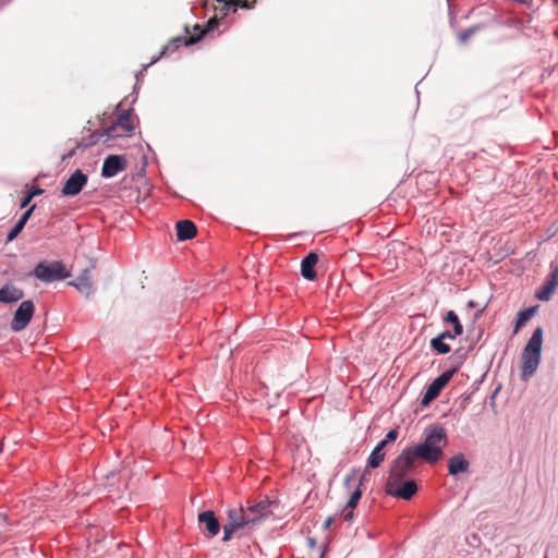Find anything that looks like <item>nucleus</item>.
<instances>
[{
	"label": "nucleus",
	"instance_id": "21",
	"mask_svg": "<svg viewBox=\"0 0 558 558\" xmlns=\"http://www.w3.org/2000/svg\"><path fill=\"white\" fill-rule=\"evenodd\" d=\"M536 312V307H529L518 313L514 326V333H517L521 327L533 317Z\"/></svg>",
	"mask_w": 558,
	"mask_h": 558
},
{
	"label": "nucleus",
	"instance_id": "27",
	"mask_svg": "<svg viewBox=\"0 0 558 558\" xmlns=\"http://www.w3.org/2000/svg\"><path fill=\"white\" fill-rule=\"evenodd\" d=\"M35 208V205H32L22 216L21 218L19 219L17 222H22L23 227H25L27 220L29 219L33 210Z\"/></svg>",
	"mask_w": 558,
	"mask_h": 558
},
{
	"label": "nucleus",
	"instance_id": "6",
	"mask_svg": "<svg viewBox=\"0 0 558 558\" xmlns=\"http://www.w3.org/2000/svg\"><path fill=\"white\" fill-rule=\"evenodd\" d=\"M414 471V458L404 449L393 461L387 481L397 483Z\"/></svg>",
	"mask_w": 558,
	"mask_h": 558
},
{
	"label": "nucleus",
	"instance_id": "25",
	"mask_svg": "<svg viewBox=\"0 0 558 558\" xmlns=\"http://www.w3.org/2000/svg\"><path fill=\"white\" fill-rule=\"evenodd\" d=\"M478 29V26H473V27H470L468 29H465L464 32H462L459 36H458V40L461 45H464L469 38Z\"/></svg>",
	"mask_w": 558,
	"mask_h": 558
},
{
	"label": "nucleus",
	"instance_id": "3",
	"mask_svg": "<svg viewBox=\"0 0 558 558\" xmlns=\"http://www.w3.org/2000/svg\"><path fill=\"white\" fill-rule=\"evenodd\" d=\"M543 328L537 327L521 355V379L529 380L537 371L542 359Z\"/></svg>",
	"mask_w": 558,
	"mask_h": 558
},
{
	"label": "nucleus",
	"instance_id": "16",
	"mask_svg": "<svg viewBox=\"0 0 558 558\" xmlns=\"http://www.w3.org/2000/svg\"><path fill=\"white\" fill-rule=\"evenodd\" d=\"M469 469L470 462L463 453H457L448 461V472L452 476H457L460 473H468Z\"/></svg>",
	"mask_w": 558,
	"mask_h": 558
},
{
	"label": "nucleus",
	"instance_id": "22",
	"mask_svg": "<svg viewBox=\"0 0 558 558\" xmlns=\"http://www.w3.org/2000/svg\"><path fill=\"white\" fill-rule=\"evenodd\" d=\"M384 459H385L384 452H379L378 449H373V451L371 452L368 460H367V466H369L372 469H376L381 464Z\"/></svg>",
	"mask_w": 558,
	"mask_h": 558
},
{
	"label": "nucleus",
	"instance_id": "32",
	"mask_svg": "<svg viewBox=\"0 0 558 558\" xmlns=\"http://www.w3.org/2000/svg\"><path fill=\"white\" fill-rule=\"evenodd\" d=\"M463 332V327L460 322H458L456 325H453V333L456 336H460Z\"/></svg>",
	"mask_w": 558,
	"mask_h": 558
},
{
	"label": "nucleus",
	"instance_id": "36",
	"mask_svg": "<svg viewBox=\"0 0 558 558\" xmlns=\"http://www.w3.org/2000/svg\"><path fill=\"white\" fill-rule=\"evenodd\" d=\"M44 191L41 189H35L31 192H28L27 194L29 195V197L34 198L36 195H39L41 194Z\"/></svg>",
	"mask_w": 558,
	"mask_h": 558
},
{
	"label": "nucleus",
	"instance_id": "9",
	"mask_svg": "<svg viewBox=\"0 0 558 558\" xmlns=\"http://www.w3.org/2000/svg\"><path fill=\"white\" fill-rule=\"evenodd\" d=\"M386 492L393 497L410 500L416 494L417 485L413 480H401L397 483L387 481Z\"/></svg>",
	"mask_w": 558,
	"mask_h": 558
},
{
	"label": "nucleus",
	"instance_id": "34",
	"mask_svg": "<svg viewBox=\"0 0 558 558\" xmlns=\"http://www.w3.org/2000/svg\"><path fill=\"white\" fill-rule=\"evenodd\" d=\"M32 199H33V198H32V197H29V195H28V194H26V195L23 197L22 202H21V207H22V208L26 207V206L31 203V201H32Z\"/></svg>",
	"mask_w": 558,
	"mask_h": 558
},
{
	"label": "nucleus",
	"instance_id": "23",
	"mask_svg": "<svg viewBox=\"0 0 558 558\" xmlns=\"http://www.w3.org/2000/svg\"><path fill=\"white\" fill-rule=\"evenodd\" d=\"M430 347L439 354H447L450 352V345L438 337L430 340Z\"/></svg>",
	"mask_w": 558,
	"mask_h": 558
},
{
	"label": "nucleus",
	"instance_id": "12",
	"mask_svg": "<svg viewBox=\"0 0 558 558\" xmlns=\"http://www.w3.org/2000/svg\"><path fill=\"white\" fill-rule=\"evenodd\" d=\"M87 183V175L81 170H76L64 183L62 194L65 196L77 195Z\"/></svg>",
	"mask_w": 558,
	"mask_h": 558
},
{
	"label": "nucleus",
	"instance_id": "18",
	"mask_svg": "<svg viewBox=\"0 0 558 558\" xmlns=\"http://www.w3.org/2000/svg\"><path fill=\"white\" fill-rule=\"evenodd\" d=\"M198 521L199 523L204 524L206 530L211 536H215L220 531V523L218 519L215 515V512L211 510H207L204 512H201L198 514Z\"/></svg>",
	"mask_w": 558,
	"mask_h": 558
},
{
	"label": "nucleus",
	"instance_id": "30",
	"mask_svg": "<svg viewBox=\"0 0 558 558\" xmlns=\"http://www.w3.org/2000/svg\"><path fill=\"white\" fill-rule=\"evenodd\" d=\"M398 438V430L397 429H391L387 433L386 437H385V440L387 442H390V441H395L396 439Z\"/></svg>",
	"mask_w": 558,
	"mask_h": 558
},
{
	"label": "nucleus",
	"instance_id": "14",
	"mask_svg": "<svg viewBox=\"0 0 558 558\" xmlns=\"http://www.w3.org/2000/svg\"><path fill=\"white\" fill-rule=\"evenodd\" d=\"M558 288V266L554 267L544 284L537 290L536 298L541 301H549Z\"/></svg>",
	"mask_w": 558,
	"mask_h": 558
},
{
	"label": "nucleus",
	"instance_id": "1",
	"mask_svg": "<svg viewBox=\"0 0 558 558\" xmlns=\"http://www.w3.org/2000/svg\"><path fill=\"white\" fill-rule=\"evenodd\" d=\"M271 513L269 501H259L246 507H233L227 510V522L223 525V542L234 535H241Z\"/></svg>",
	"mask_w": 558,
	"mask_h": 558
},
{
	"label": "nucleus",
	"instance_id": "26",
	"mask_svg": "<svg viewBox=\"0 0 558 558\" xmlns=\"http://www.w3.org/2000/svg\"><path fill=\"white\" fill-rule=\"evenodd\" d=\"M24 229L22 222H16L15 226L11 229V231L8 233L7 241L11 242L13 241Z\"/></svg>",
	"mask_w": 558,
	"mask_h": 558
},
{
	"label": "nucleus",
	"instance_id": "17",
	"mask_svg": "<svg viewBox=\"0 0 558 558\" xmlns=\"http://www.w3.org/2000/svg\"><path fill=\"white\" fill-rule=\"evenodd\" d=\"M318 262L316 253H308L301 263V275L306 280H314L316 278L315 266Z\"/></svg>",
	"mask_w": 558,
	"mask_h": 558
},
{
	"label": "nucleus",
	"instance_id": "7",
	"mask_svg": "<svg viewBox=\"0 0 558 558\" xmlns=\"http://www.w3.org/2000/svg\"><path fill=\"white\" fill-rule=\"evenodd\" d=\"M131 110L121 111L118 116V120L111 126H109L105 133L109 138L114 137H126L134 132V124L130 121Z\"/></svg>",
	"mask_w": 558,
	"mask_h": 558
},
{
	"label": "nucleus",
	"instance_id": "4",
	"mask_svg": "<svg viewBox=\"0 0 558 558\" xmlns=\"http://www.w3.org/2000/svg\"><path fill=\"white\" fill-rule=\"evenodd\" d=\"M217 26H218V21H217L216 17L209 19L205 28H201V26L198 24H196L194 26V31H195L194 35H191L187 38H182V37H174V38H172L169 41V44L166 45L162 48L161 52L157 57L153 58V60L145 68H147L150 64L157 62L160 59L161 56L174 51L181 45L190 46V45L196 44L198 40L202 39V37L206 33H209V32L214 31Z\"/></svg>",
	"mask_w": 558,
	"mask_h": 558
},
{
	"label": "nucleus",
	"instance_id": "5",
	"mask_svg": "<svg viewBox=\"0 0 558 558\" xmlns=\"http://www.w3.org/2000/svg\"><path fill=\"white\" fill-rule=\"evenodd\" d=\"M34 276L43 282H53L65 279L70 272L65 269L61 262H40L34 268Z\"/></svg>",
	"mask_w": 558,
	"mask_h": 558
},
{
	"label": "nucleus",
	"instance_id": "35",
	"mask_svg": "<svg viewBox=\"0 0 558 558\" xmlns=\"http://www.w3.org/2000/svg\"><path fill=\"white\" fill-rule=\"evenodd\" d=\"M387 444L388 442L385 439H383L381 441H379L377 444V446L374 449H378L379 452H383V450H384V448L386 447Z\"/></svg>",
	"mask_w": 558,
	"mask_h": 558
},
{
	"label": "nucleus",
	"instance_id": "2",
	"mask_svg": "<svg viewBox=\"0 0 558 558\" xmlns=\"http://www.w3.org/2000/svg\"><path fill=\"white\" fill-rule=\"evenodd\" d=\"M447 444L448 437L444 427L435 425L425 429L423 442L408 447L407 450L414 459L418 458L434 464L442 458Z\"/></svg>",
	"mask_w": 558,
	"mask_h": 558
},
{
	"label": "nucleus",
	"instance_id": "10",
	"mask_svg": "<svg viewBox=\"0 0 558 558\" xmlns=\"http://www.w3.org/2000/svg\"><path fill=\"white\" fill-rule=\"evenodd\" d=\"M453 373L454 369L446 371L427 386L426 391L421 401V404L423 407L428 405L433 400H435L439 396L440 391L451 379Z\"/></svg>",
	"mask_w": 558,
	"mask_h": 558
},
{
	"label": "nucleus",
	"instance_id": "8",
	"mask_svg": "<svg viewBox=\"0 0 558 558\" xmlns=\"http://www.w3.org/2000/svg\"><path fill=\"white\" fill-rule=\"evenodd\" d=\"M34 311L35 306L31 300L23 301L14 313L11 329L14 332L25 329L34 315Z\"/></svg>",
	"mask_w": 558,
	"mask_h": 558
},
{
	"label": "nucleus",
	"instance_id": "33",
	"mask_svg": "<svg viewBox=\"0 0 558 558\" xmlns=\"http://www.w3.org/2000/svg\"><path fill=\"white\" fill-rule=\"evenodd\" d=\"M332 522H333V518H332V517H328V518L324 521V523H323V529H324V530L329 529V527L331 526Z\"/></svg>",
	"mask_w": 558,
	"mask_h": 558
},
{
	"label": "nucleus",
	"instance_id": "15",
	"mask_svg": "<svg viewBox=\"0 0 558 558\" xmlns=\"http://www.w3.org/2000/svg\"><path fill=\"white\" fill-rule=\"evenodd\" d=\"M90 271L92 268L83 269L76 279L69 283L86 298L94 292Z\"/></svg>",
	"mask_w": 558,
	"mask_h": 558
},
{
	"label": "nucleus",
	"instance_id": "37",
	"mask_svg": "<svg viewBox=\"0 0 558 558\" xmlns=\"http://www.w3.org/2000/svg\"><path fill=\"white\" fill-rule=\"evenodd\" d=\"M314 544H315V541L311 538L310 539V545L314 546Z\"/></svg>",
	"mask_w": 558,
	"mask_h": 558
},
{
	"label": "nucleus",
	"instance_id": "31",
	"mask_svg": "<svg viewBox=\"0 0 558 558\" xmlns=\"http://www.w3.org/2000/svg\"><path fill=\"white\" fill-rule=\"evenodd\" d=\"M343 518L345 521H351L353 519V509L344 508L342 511Z\"/></svg>",
	"mask_w": 558,
	"mask_h": 558
},
{
	"label": "nucleus",
	"instance_id": "11",
	"mask_svg": "<svg viewBox=\"0 0 558 558\" xmlns=\"http://www.w3.org/2000/svg\"><path fill=\"white\" fill-rule=\"evenodd\" d=\"M363 476L357 475V472L355 470H351L349 474L344 477V487L348 490H351V488L354 486V490L351 493L350 498L347 502L345 508L347 509H354L356 505L359 504V500L362 496L361 485H362Z\"/></svg>",
	"mask_w": 558,
	"mask_h": 558
},
{
	"label": "nucleus",
	"instance_id": "28",
	"mask_svg": "<svg viewBox=\"0 0 558 558\" xmlns=\"http://www.w3.org/2000/svg\"><path fill=\"white\" fill-rule=\"evenodd\" d=\"M445 320L456 325L459 320L458 315L453 311H449L445 317Z\"/></svg>",
	"mask_w": 558,
	"mask_h": 558
},
{
	"label": "nucleus",
	"instance_id": "24",
	"mask_svg": "<svg viewBox=\"0 0 558 558\" xmlns=\"http://www.w3.org/2000/svg\"><path fill=\"white\" fill-rule=\"evenodd\" d=\"M233 7V11H236V8H251L252 5L246 0H233V1H225V5L221 9V15L225 16L228 10Z\"/></svg>",
	"mask_w": 558,
	"mask_h": 558
},
{
	"label": "nucleus",
	"instance_id": "29",
	"mask_svg": "<svg viewBox=\"0 0 558 558\" xmlns=\"http://www.w3.org/2000/svg\"><path fill=\"white\" fill-rule=\"evenodd\" d=\"M437 337L440 338L441 340L446 341V340H453L457 336L453 332L447 330V331L439 333Z\"/></svg>",
	"mask_w": 558,
	"mask_h": 558
},
{
	"label": "nucleus",
	"instance_id": "20",
	"mask_svg": "<svg viewBox=\"0 0 558 558\" xmlns=\"http://www.w3.org/2000/svg\"><path fill=\"white\" fill-rule=\"evenodd\" d=\"M23 296V291L16 287L7 284L0 289V303H13L21 300Z\"/></svg>",
	"mask_w": 558,
	"mask_h": 558
},
{
	"label": "nucleus",
	"instance_id": "19",
	"mask_svg": "<svg viewBox=\"0 0 558 558\" xmlns=\"http://www.w3.org/2000/svg\"><path fill=\"white\" fill-rule=\"evenodd\" d=\"M196 226L191 220H180L177 222V236L179 241L191 240L196 235Z\"/></svg>",
	"mask_w": 558,
	"mask_h": 558
},
{
	"label": "nucleus",
	"instance_id": "13",
	"mask_svg": "<svg viewBox=\"0 0 558 558\" xmlns=\"http://www.w3.org/2000/svg\"><path fill=\"white\" fill-rule=\"evenodd\" d=\"M125 167H126V160L123 156L110 155L104 161L102 169H101V175L104 178H113L120 171L124 170Z\"/></svg>",
	"mask_w": 558,
	"mask_h": 558
}]
</instances>
